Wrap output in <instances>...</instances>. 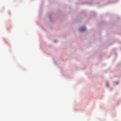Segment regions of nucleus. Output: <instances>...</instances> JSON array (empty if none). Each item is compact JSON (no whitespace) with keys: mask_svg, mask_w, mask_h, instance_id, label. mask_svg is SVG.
I'll return each instance as SVG.
<instances>
[{"mask_svg":"<svg viewBox=\"0 0 121 121\" xmlns=\"http://www.w3.org/2000/svg\"><path fill=\"white\" fill-rule=\"evenodd\" d=\"M86 29V28L85 27H84L81 28L79 29V30L80 31H83L85 30Z\"/></svg>","mask_w":121,"mask_h":121,"instance_id":"f257e3e1","label":"nucleus"}]
</instances>
